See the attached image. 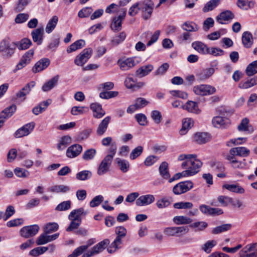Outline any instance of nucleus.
Instances as JSON below:
<instances>
[{"label": "nucleus", "mask_w": 257, "mask_h": 257, "mask_svg": "<svg viewBox=\"0 0 257 257\" xmlns=\"http://www.w3.org/2000/svg\"><path fill=\"white\" fill-rule=\"evenodd\" d=\"M110 120L111 117L107 116L101 120L96 130V133L97 135L101 136L105 133L108 127Z\"/></svg>", "instance_id": "nucleus-23"}, {"label": "nucleus", "mask_w": 257, "mask_h": 257, "mask_svg": "<svg viewBox=\"0 0 257 257\" xmlns=\"http://www.w3.org/2000/svg\"><path fill=\"white\" fill-rule=\"evenodd\" d=\"M193 183L191 181L181 182L174 186L173 192L176 195H180L191 190Z\"/></svg>", "instance_id": "nucleus-6"}, {"label": "nucleus", "mask_w": 257, "mask_h": 257, "mask_svg": "<svg viewBox=\"0 0 257 257\" xmlns=\"http://www.w3.org/2000/svg\"><path fill=\"white\" fill-rule=\"evenodd\" d=\"M85 45V42L82 39L77 40L72 44L67 49V52L68 53L75 51L76 50L81 49Z\"/></svg>", "instance_id": "nucleus-39"}, {"label": "nucleus", "mask_w": 257, "mask_h": 257, "mask_svg": "<svg viewBox=\"0 0 257 257\" xmlns=\"http://www.w3.org/2000/svg\"><path fill=\"white\" fill-rule=\"evenodd\" d=\"M153 68L154 67L151 64L142 66L136 71L135 75L139 78L144 77L148 75Z\"/></svg>", "instance_id": "nucleus-24"}, {"label": "nucleus", "mask_w": 257, "mask_h": 257, "mask_svg": "<svg viewBox=\"0 0 257 257\" xmlns=\"http://www.w3.org/2000/svg\"><path fill=\"white\" fill-rule=\"evenodd\" d=\"M90 108L92 110L93 116L95 118H100L105 114V112L102 109L101 105L97 102L91 103L90 105Z\"/></svg>", "instance_id": "nucleus-18"}, {"label": "nucleus", "mask_w": 257, "mask_h": 257, "mask_svg": "<svg viewBox=\"0 0 257 257\" xmlns=\"http://www.w3.org/2000/svg\"><path fill=\"white\" fill-rule=\"evenodd\" d=\"M210 139V135L206 133H197L195 135L194 140L199 144H204Z\"/></svg>", "instance_id": "nucleus-33"}, {"label": "nucleus", "mask_w": 257, "mask_h": 257, "mask_svg": "<svg viewBox=\"0 0 257 257\" xmlns=\"http://www.w3.org/2000/svg\"><path fill=\"white\" fill-rule=\"evenodd\" d=\"M16 49L15 44H12L8 39H5L0 42V53L5 59L11 58Z\"/></svg>", "instance_id": "nucleus-2"}, {"label": "nucleus", "mask_w": 257, "mask_h": 257, "mask_svg": "<svg viewBox=\"0 0 257 257\" xmlns=\"http://www.w3.org/2000/svg\"><path fill=\"white\" fill-rule=\"evenodd\" d=\"M32 44L30 39L28 38H24L21 40L18 45V48L19 50H26L28 49Z\"/></svg>", "instance_id": "nucleus-56"}, {"label": "nucleus", "mask_w": 257, "mask_h": 257, "mask_svg": "<svg viewBox=\"0 0 257 257\" xmlns=\"http://www.w3.org/2000/svg\"><path fill=\"white\" fill-rule=\"evenodd\" d=\"M70 188L68 186L64 185H54L48 188V191L52 193H65L68 191Z\"/></svg>", "instance_id": "nucleus-42"}, {"label": "nucleus", "mask_w": 257, "mask_h": 257, "mask_svg": "<svg viewBox=\"0 0 257 257\" xmlns=\"http://www.w3.org/2000/svg\"><path fill=\"white\" fill-rule=\"evenodd\" d=\"M126 36V35L125 33L122 32L119 33V35L113 38L111 40V43L113 45H117L125 40Z\"/></svg>", "instance_id": "nucleus-58"}, {"label": "nucleus", "mask_w": 257, "mask_h": 257, "mask_svg": "<svg viewBox=\"0 0 257 257\" xmlns=\"http://www.w3.org/2000/svg\"><path fill=\"white\" fill-rule=\"evenodd\" d=\"M115 161L121 172L126 173L130 169V163L128 161L117 158L115 159Z\"/></svg>", "instance_id": "nucleus-36"}, {"label": "nucleus", "mask_w": 257, "mask_h": 257, "mask_svg": "<svg viewBox=\"0 0 257 257\" xmlns=\"http://www.w3.org/2000/svg\"><path fill=\"white\" fill-rule=\"evenodd\" d=\"M112 161L110 156H106L101 161L98 167L97 174L99 175H102L105 174L108 171Z\"/></svg>", "instance_id": "nucleus-11"}, {"label": "nucleus", "mask_w": 257, "mask_h": 257, "mask_svg": "<svg viewBox=\"0 0 257 257\" xmlns=\"http://www.w3.org/2000/svg\"><path fill=\"white\" fill-rule=\"evenodd\" d=\"M250 151L245 147H238L231 149V153H236V156L245 157L249 155Z\"/></svg>", "instance_id": "nucleus-35"}, {"label": "nucleus", "mask_w": 257, "mask_h": 257, "mask_svg": "<svg viewBox=\"0 0 257 257\" xmlns=\"http://www.w3.org/2000/svg\"><path fill=\"white\" fill-rule=\"evenodd\" d=\"M182 28L187 32H196L199 30V26L192 22H186L182 26Z\"/></svg>", "instance_id": "nucleus-44"}, {"label": "nucleus", "mask_w": 257, "mask_h": 257, "mask_svg": "<svg viewBox=\"0 0 257 257\" xmlns=\"http://www.w3.org/2000/svg\"><path fill=\"white\" fill-rule=\"evenodd\" d=\"M96 154V151L94 149H89L84 152L82 155V159L88 161L93 160Z\"/></svg>", "instance_id": "nucleus-48"}, {"label": "nucleus", "mask_w": 257, "mask_h": 257, "mask_svg": "<svg viewBox=\"0 0 257 257\" xmlns=\"http://www.w3.org/2000/svg\"><path fill=\"white\" fill-rule=\"evenodd\" d=\"M257 84V76L246 80L241 81L238 84V87L242 89H246Z\"/></svg>", "instance_id": "nucleus-28"}, {"label": "nucleus", "mask_w": 257, "mask_h": 257, "mask_svg": "<svg viewBox=\"0 0 257 257\" xmlns=\"http://www.w3.org/2000/svg\"><path fill=\"white\" fill-rule=\"evenodd\" d=\"M194 123L193 120L191 118H185L182 121V127L180 131L181 135H185L187 131L190 129Z\"/></svg>", "instance_id": "nucleus-34"}, {"label": "nucleus", "mask_w": 257, "mask_h": 257, "mask_svg": "<svg viewBox=\"0 0 257 257\" xmlns=\"http://www.w3.org/2000/svg\"><path fill=\"white\" fill-rule=\"evenodd\" d=\"M245 72L248 76H251L257 73V60L248 64L245 69Z\"/></svg>", "instance_id": "nucleus-43"}, {"label": "nucleus", "mask_w": 257, "mask_h": 257, "mask_svg": "<svg viewBox=\"0 0 257 257\" xmlns=\"http://www.w3.org/2000/svg\"><path fill=\"white\" fill-rule=\"evenodd\" d=\"M214 71L213 68L203 69L196 74V76L200 81H203L210 78L214 74Z\"/></svg>", "instance_id": "nucleus-26"}, {"label": "nucleus", "mask_w": 257, "mask_h": 257, "mask_svg": "<svg viewBox=\"0 0 257 257\" xmlns=\"http://www.w3.org/2000/svg\"><path fill=\"white\" fill-rule=\"evenodd\" d=\"M196 157V155L193 154H181L178 157V160L183 161L181 164L183 169H187L189 170L192 158Z\"/></svg>", "instance_id": "nucleus-19"}, {"label": "nucleus", "mask_w": 257, "mask_h": 257, "mask_svg": "<svg viewBox=\"0 0 257 257\" xmlns=\"http://www.w3.org/2000/svg\"><path fill=\"white\" fill-rule=\"evenodd\" d=\"M242 42L243 45L245 48H250L253 44V38L252 34L248 31L243 33L242 35Z\"/></svg>", "instance_id": "nucleus-31"}, {"label": "nucleus", "mask_w": 257, "mask_h": 257, "mask_svg": "<svg viewBox=\"0 0 257 257\" xmlns=\"http://www.w3.org/2000/svg\"><path fill=\"white\" fill-rule=\"evenodd\" d=\"M208 226V224L204 221H197L191 223L189 226L195 229L196 231H202Z\"/></svg>", "instance_id": "nucleus-50"}, {"label": "nucleus", "mask_w": 257, "mask_h": 257, "mask_svg": "<svg viewBox=\"0 0 257 257\" xmlns=\"http://www.w3.org/2000/svg\"><path fill=\"white\" fill-rule=\"evenodd\" d=\"M92 53L91 48L84 49L74 60V63L77 66H83L91 57Z\"/></svg>", "instance_id": "nucleus-7"}, {"label": "nucleus", "mask_w": 257, "mask_h": 257, "mask_svg": "<svg viewBox=\"0 0 257 257\" xmlns=\"http://www.w3.org/2000/svg\"><path fill=\"white\" fill-rule=\"evenodd\" d=\"M17 106L15 104H13L11 106L6 108L2 112L0 113V119L4 120V122L5 119L12 116L15 112L16 111Z\"/></svg>", "instance_id": "nucleus-27"}, {"label": "nucleus", "mask_w": 257, "mask_h": 257, "mask_svg": "<svg viewBox=\"0 0 257 257\" xmlns=\"http://www.w3.org/2000/svg\"><path fill=\"white\" fill-rule=\"evenodd\" d=\"M71 139L69 136H64L61 138L60 143L57 145V149L62 150L65 148L70 143Z\"/></svg>", "instance_id": "nucleus-52"}, {"label": "nucleus", "mask_w": 257, "mask_h": 257, "mask_svg": "<svg viewBox=\"0 0 257 257\" xmlns=\"http://www.w3.org/2000/svg\"><path fill=\"white\" fill-rule=\"evenodd\" d=\"M217 242L214 240L207 241L202 247V249L206 253H210L211 251V249L214 247Z\"/></svg>", "instance_id": "nucleus-64"}, {"label": "nucleus", "mask_w": 257, "mask_h": 257, "mask_svg": "<svg viewBox=\"0 0 257 257\" xmlns=\"http://www.w3.org/2000/svg\"><path fill=\"white\" fill-rule=\"evenodd\" d=\"M58 21V18L56 16H54L48 22L46 27V32L49 34L52 32L55 29Z\"/></svg>", "instance_id": "nucleus-47"}, {"label": "nucleus", "mask_w": 257, "mask_h": 257, "mask_svg": "<svg viewBox=\"0 0 257 257\" xmlns=\"http://www.w3.org/2000/svg\"><path fill=\"white\" fill-rule=\"evenodd\" d=\"M182 108L191 113L198 114L200 112L198 103L191 100L188 101L185 104L182 105Z\"/></svg>", "instance_id": "nucleus-22"}, {"label": "nucleus", "mask_w": 257, "mask_h": 257, "mask_svg": "<svg viewBox=\"0 0 257 257\" xmlns=\"http://www.w3.org/2000/svg\"><path fill=\"white\" fill-rule=\"evenodd\" d=\"M143 151V147L139 146L133 149L130 154V158L131 160H135L139 157Z\"/></svg>", "instance_id": "nucleus-62"}, {"label": "nucleus", "mask_w": 257, "mask_h": 257, "mask_svg": "<svg viewBox=\"0 0 257 257\" xmlns=\"http://www.w3.org/2000/svg\"><path fill=\"white\" fill-rule=\"evenodd\" d=\"M189 231L188 227L185 226H175V236H180L185 235Z\"/></svg>", "instance_id": "nucleus-60"}, {"label": "nucleus", "mask_w": 257, "mask_h": 257, "mask_svg": "<svg viewBox=\"0 0 257 257\" xmlns=\"http://www.w3.org/2000/svg\"><path fill=\"white\" fill-rule=\"evenodd\" d=\"M39 229V226L36 224L26 226L21 229L20 233L22 237L29 238L35 235Z\"/></svg>", "instance_id": "nucleus-10"}, {"label": "nucleus", "mask_w": 257, "mask_h": 257, "mask_svg": "<svg viewBox=\"0 0 257 257\" xmlns=\"http://www.w3.org/2000/svg\"><path fill=\"white\" fill-rule=\"evenodd\" d=\"M92 173L90 171L83 170L77 173L76 174V178L80 181H85L90 178Z\"/></svg>", "instance_id": "nucleus-51"}, {"label": "nucleus", "mask_w": 257, "mask_h": 257, "mask_svg": "<svg viewBox=\"0 0 257 257\" xmlns=\"http://www.w3.org/2000/svg\"><path fill=\"white\" fill-rule=\"evenodd\" d=\"M88 110V107L86 106H73L71 109V113L76 115L86 113Z\"/></svg>", "instance_id": "nucleus-53"}, {"label": "nucleus", "mask_w": 257, "mask_h": 257, "mask_svg": "<svg viewBox=\"0 0 257 257\" xmlns=\"http://www.w3.org/2000/svg\"><path fill=\"white\" fill-rule=\"evenodd\" d=\"M222 187L234 193L242 194L244 192V189L237 184H224Z\"/></svg>", "instance_id": "nucleus-40"}, {"label": "nucleus", "mask_w": 257, "mask_h": 257, "mask_svg": "<svg viewBox=\"0 0 257 257\" xmlns=\"http://www.w3.org/2000/svg\"><path fill=\"white\" fill-rule=\"evenodd\" d=\"M109 239H105L103 240L98 243L95 246H94L91 248V250H92L94 254H98L99 252H101L102 250H103L106 248L107 245L109 244Z\"/></svg>", "instance_id": "nucleus-32"}, {"label": "nucleus", "mask_w": 257, "mask_h": 257, "mask_svg": "<svg viewBox=\"0 0 257 257\" xmlns=\"http://www.w3.org/2000/svg\"><path fill=\"white\" fill-rule=\"evenodd\" d=\"M35 124L31 122L26 124L21 128H19L14 134L16 138H19L29 135L34 130Z\"/></svg>", "instance_id": "nucleus-9"}, {"label": "nucleus", "mask_w": 257, "mask_h": 257, "mask_svg": "<svg viewBox=\"0 0 257 257\" xmlns=\"http://www.w3.org/2000/svg\"><path fill=\"white\" fill-rule=\"evenodd\" d=\"M231 227L232 225L230 223L222 224L213 228L211 230V233L218 234L230 230Z\"/></svg>", "instance_id": "nucleus-41"}, {"label": "nucleus", "mask_w": 257, "mask_h": 257, "mask_svg": "<svg viewBox=\"0 0 257 257\" xmlns=\"http://www.w3.org/2000/svg\"><path fill=\"white\" fill-rule=\"evenodd\" d=\"M245 251H248L247 257H257V243L248 244L244 247Z\"/></svg>", "instance_id": "nucleus-45"}, {"label": "nucleus", "mask_w": 257, "mask_h": 257, "mask_svg": "<svg viewBox=\"0 0 257 257\" xmlns=\"http://www.w3.org/2000/svg\"><path fill=\"white\" fill-rule=\"evenodd\" d=\"M87 213V211H85L83 208H80L77 209L72 210L68 216L69 219H74L77 220H80L81 221L82 215H85Z\"/></svg>", "instance_id": "nucleus-29"}, {"label": "nucleus", "mask_w": 257, "mask_h": 257, "mask_svg": "<svg viewBox=\"0 0 257 257\" xmlns=\"http://www.w3.org/2000/svg\"><path fill=\"white\" fill-rule=\"evenodd\" d=\"M92 53L91 48L84 49L74 60V63L77 66H83L91 57Z\"/></svg>", "instance_id": "nucleus-8"}, {"label": "nucleus", "mask_w": 257, "mask_h": 257, "mask_svg": "<svg viewBox=\"0 0 257 257\" xmlns=\"http://www.w3.org/2000/svg\"><path fill=\"white\" fill-rule=\"evenodd\" d=\"M210 166L212 170L215 172H223L224 170L223 164L219 162H211Z\"/></svg>", "instance_id": "nucleus-59"}, {"label": "nucleus", "mask_w": 257, "mask_h": 257, "mask_svg": "<svg viewBox=\"0 0 257 257\" xmlns=\"http://www.w3.org/2000/svg\"><path fill=\"white\" fill-rule=\"evenodd\" d=\"M202 165V162L199 160L197 159L196 157L192 158L189 170H185L188 174V176H193L197 173L199 171Z\"/></svg>", "instance_id": "nucleus-12"}, {"label": "nucleus", "mask_w": 257, "mask_h": 257, "mask_svg": "<svg viewBox=\"0 0 257 257\" xmlns=\"http://www.w3.org/2000/svg\"><path fill=\"white\" fill-rule=\"evenodd\" d=\"M220 0H210L208 2L203 8V11L206 13L214 10L219 4Z\"/></svg>", "instance_id": "nucleus-46"}, {"label": "nucleus", "mask_w": 257, "mask_h": 257, "mask_svg": "<svg viewBox=\"0 0 257 257\" xmlns=\"http://www.w3.org/2000/svg\"><path fill=\"white\" fill-rule=\"evenodd\" d=\"M140 62V60L136 57H129L126 59H119L117 64L121 70L125 71L132 69Z\"/></svg>", "instance_id": "nucleus-3"}, {"label": "nucleus", "mask_w": 257, "mask_h": 257, "mask_svg": "<svg viewBox=\"0 0 257 257\" xmlns=\"http://www.w3.org/2000/svg\"><path fill=\"white\" fill-rule=\"evenodd\" d=\"M31 36L33 41L39 45L42 43L44 36V28L40 27L34 29L31 32Z\"/></svg>", "instance_id": "nucleus-17"}, {"label": "nucleus", "mask_w": 257, "mask_h": 257, "mask_svg": "<svg viewBox=\"0 0 257 257\" xmlns=\"http://www.w3.org/2000/svg\"><path fill=\"white\" fill-rule=\"evenodd\" d=\"M34 51L33 49H30L26 52L22 56L21 60L28 65L30 63L33 58Z\"/></svg>", "instance_id": "nucleus-55"}, {"label": "nucleus", "mask_w": 257, "mask_h": 257, "mask_svg": "<svg viewBox=\"0 0 257 257\" xmlns=\"http://www.w3.org/2000/svg\"><path fill=\"white\" fill-rule=\"evenodd\" d=\"M193 91L196 95L204 96L214 93L216 88L210 85L200 84L195 86L193 88Z\"/></svg>", "instance_id": "nucleus-5"}, {"label": "nucleus", "mask_w": 257, "mask_h": 257, "mask_svg": "<svg viewBox=\"0 0 257 257\" xmlns=\"http://www.w3.org/2000/svg\"><path fill=\"white\" fill-rule=\"evenodd\" d=\"M140 11L142 12V16L145 20L149 19L153 13L154 4L151 0H145L139 2Z\"/></svg>", "instance_id": "nucleus-4"}, {"label": "nucleus", "mask_w": 257, "mask_h": 257, "mask_svg": "<svg viewBox=\"0 0 257 257\" xmlns=\"http://www.w3.org/2000/svg\"><path fill=\"white\" fill-rule=\"evenodd\" d=\"M192 47L199 53L202 55H207L209 47L201 41H195L191 44Z\"/></svg>", "instance_id": "nucleus-21"}, {"label": "nucleus", "mask_w": 257, "mask_h": 257, "mask_svg": "<svg viewBox=\"0 0 257 257\" xmlns=\"http://www.w3.org/2000/svg\"><path fill=\"white\" fill-rule=\"evenodd\" d=\"M115 233L117 236L107 249L108 252L110 253L114 252L117 249L121 247L122 239L126 236L127 230L123 226H117L115 229Z\"/></svg>", "instance_id": "nucleus-1"}, {"label": "nucleus", "mask_w": 257, "mask_h": 257, "mask_svg": "<svg viewBox=\"0 0 257 257\" xmlns=\"http://www.w3.org/2000/svg\"><path fill=\"white\" fill-rule=\"evenodd\" d=\"M71 206V201L70 200L63 201L56 206L55 210L58 211H66L69 209Z\"/></svg>", "instance_id": "nucleus-57"}, {"label": "nucleus", "mask_w": 257, "mask_h": 257, "mask_svg": "<svg viewBox=\"0 0 257 257\" xmlns=\"http://www.w3.org/2000/svg\"><path fill=\"white\" fill-rule=\"evenodd\" d=\"M50 63V61L48 58H42L35 64L32 68V71L34 73L39 72L47 68Z\"/></svg>", "instance_id": "nucleus-16"}, {"label": "nucleus", "mask_w": 257, "mask_h": 257, "mask_svg": "<svg viewBox=\"0 0 257 257\" xmlns=\"http://www.w3.org/2000/svg\"><path fill=\"white\" fill-rule=\"evenodd\" d=\"M155 200V197L153 195H142L136 200V204L138 206H146L152 204Z\"/></svg>", "instance_id": "nucleus-15"}, {"label": "nucleus", "mask_w": 257, "mask_h": 257, "mask_svg": "<svg viewBox=\"0 0 257 257\" xmlns=\"http://www.w3.org/2000/svg\"><path fill=\"white\" fill-rule=\"evenodd\" d=\"M239 131H249V119L245 117L242 119L240 123L237 126Z\"/></svg>", "instance_id": "nucleus-61"}, {"label": "nucleus", "mask_w": 257, "mask_h": 257, "mask_svg": "<svg viewBox=\"0 0 257 257\" xmlns=\"http://www.w3.org/2000/svg\"><path fill=\"white\" fill-rule=\"evenodd\" d=\"M82 151V147L79 144H74L67 149L66 156L69 158H74L79 156Z\"/></svg>", "instance_id": "nucleus-13"}, {"label": "nucleus", "mask_w": 257, "mask_h": 257, "mask_svg": "<svg viewBox=\"0 0 257 257\" xmlns=\"http://www.w3.org/2000/svg\"><path fill=\"white\" fill-rule=\"evenodd\" d=\"M234 18V14L229 10L220 13L216 18V21L221 24H226L225 22L231 21Z\"/></svg>", "instance_id": "nucleus-14"}, {"label": "nucleus", "mask_w": 257, "mask_h": 257, "mask_svg": "<svg viewBox=\"0 0 257 257\" xmlns=\"http://www.w3.org/2000/svg\"><path fill=\"white\" fill-rule=\"evenodd\" d=\"M35 84L34 81L27 84L20 91L17 92L16 94V98L24 100L26 98V95L29 93L31 89L35 86Z\"/></svg>", "instance_id": "nucleus-25"}, {"label": "nucleus", "mask_w": 257, "mask_h": 257, "mask_svg": "<svg viewBox=\"0 0 257 257\" xmlns=\"http://www.w3.org/2000/svg\"><path fill=\"white\" fill-rule=\"evenodd\" d=\"M173 222L177 225L191 224L192 219L186 216H176L173 218Z\"/></svg>", "instance_id": "nucleus-37"}, {"label": "nucleus", "mask_w": 257, "mask_h": 257, "mask_svg": "<svg viewBox=\"0 0 257 257\" xmlns=\"http://www.w3.org/2000/svg\"><path fill=\"white\" fill-rule=\"evenodd\" d=\"M159 172L161 175L165 179H168L170 174L168 171V164L167 162H163L159 167Z\"/></svg>", "instance_id": "nucleus-49"}, {"label": "nucleus", "mask_w": 257, "mask_h": 257, "mask_svg": "<svg viewBox=\"0 0 257 257\" xmlns=\"http://www.w3.org/2000/svg\"><path fill=\"white\" fill-rule=\"evenodd\" d=\"M59 79V76L56 75L45 83L42 86L44 91H48L52 89L57 84Z\"/></svg>", "instance_id": "nucleus-38"}, {"label": "nucleus", "mask_w": 257, "mask_h": 257, "mask_svg": "<svg viewBox=\"0 0 257 257\" xmlns=\"http://www.w3.org/2000/svg\"><path fill=\"white\" fill-rule=\"evenodd\" d=\"M59 228V225L56 222H51L47 223L44 228V231L50 234L56 231Z\"/></svg>", "instance_id": "nucleus-54"}, {"label": "nucleus", "mask_w": 257, "mask_h": 257, "mask_svg": "<svg viewBox=\"0 0 257 257\" xmlns=\"http://www.w3.org/2000/svg\"><path fill=\"white\" fill-rule=\"evenodd\" d=\"M193 204L190 202H179L174 204V207L176 209H190L193 207Z\"/></svg>", "instance_id": "nucleus-63"}, {"label": "nucleus", "mask_w": 257, "mask_h": 257, "mask_svg": "<svg viewBox=\"0 0 257 257\" xmlns=\"http://www.w3.org/2000/svg\"><path fill=\"white\" fill-rule=\"evenodd\" d=\"M212 123L213 126L217 128H225L230 124L229 120L226 118L217 116L212 118Z\"/></svg>", "instance_id": "nucleus-20"}, {"label": "nucleus", "mask_w": 257, "mask_h": 257, "mask_svg": "<svg viewBox=\"0 0 257 257\" xmlns=\"http://www.w3.org/2000/svg\"><path fill=\"white\" fill-rule=\"evenodd\" d=\"M87 244L81 245L75 249L73 252L69 254L67 257H77L81 255L84 251L87 250L88 247L93 243V241L91 239L87 241Z\"/></svg>", "instance_id": "nucleus-30"}]
</instances>
